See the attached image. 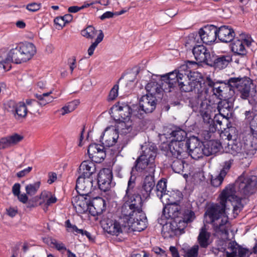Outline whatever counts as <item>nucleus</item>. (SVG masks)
<instances>
[{"label": "nucleus", "instance_id": "36", "mask_svg": "<svg viewBox=\"0 0 257 257\" xmlns=\"http://www.w3.org/2000/svg\"><path fill=\"white\" fill-rule=\"evenodd\" d=\"M106 132H107L105 137V143L103 144L106 147H110L116 143L118 138V132L114 128H110L108 131L106 130L105 133Z\"/></svg>", "mask_w": 257, "mask_h": 257}, {"label": "nucleus", "instance_id": "11", "mask_svg": "<svg viewBox=\"0 0 257 257\" xmlns=\"http://www.w3.org/2000/svg\"><path fill=\"white\" fill-rule=\"evenodd\" d=\"M193 47L192 52L195 59L199 63H204L206 64L212 62L210 51L201 44H190Z\"/></svg>", "mask_w": 257, "mask_h": 257}, {"label": "nucleus", "instance_id": "15", "mask_svg": "<svg viewBox=\"0 0 257 257\" xmlns=\"http://www.w3.org/2000/svg\"><path fill=\"white\" fill-rule=\"evenodd\" d=\"M101 224L106 232L116 236L122 234L125 227V226L121 225L118 221L108 218L104 219L101 222Z\"/></svg>", "mask_w": 257, "mask_h": 257}, {"label": "nucleus", "instance_id": "50", "mask_svg": "<svg viewBox=\"0 0 257 257\" xmlns=\"http://www.w3.org/2000/svg\"><path fill=\"white\" fill-rule=\"evenodd\" d=\"M79 103V100H74L68 102L67 105L62 108V109L64 111L62 113V115H64L74 110Z\"/></svg>", "mask_w": 257, "mask_h": 257}, {"label": "nucleus", "instance_id": "25", "mask_svg": "<svg viewBox=\"0 0 257 257\" xmlns=\"http://www.w3.org/2000/svg\"><path fill=\"white\" fill-rule=\"evenodd\" d=\"M89 213L94 216L102 213L106 209L105 201L101 197H96L90 200Z\"/></svg>", "mask_w": 257, "mask_h": 257}, {"label": "nucleus", "instance_id": "27", "mask_svg": "<svg viewBox=\"0 0 257 257\" xmlns=\"http://www.w3.org/2000/svg\"><path fill=\"white\" fill-rule=\"evenodd\" d=\"M221 147V144L217 141L210 140L203 143L205 156H209L218 153Z\"/></svg>", "mask_w": 257, "mask_h": 257}, {"label": "nucleus", "instance_id": "17", "mask_svg": "<svg viewBox=\"0 0 257 257\" xmlns=\"http://www.w3.org/2000/svg\"><path fill=\"white\" fill-rule=\"evenodd\" d=\"M85 195H79L72 198L71 202L77 212L85 213L89 212L90 200Z\"/></svg>", "mask_w": 257, "mask_h": 257}, {"label": "nucleus", "instance_id": "10", "mask_svg": "<svg viewBox=\"0 0 257 257\" xmlns=\"http://www.w3.org/2000/svg\"><path fill=\"white\" fill-rule=\"evenodd\" d=\"M188 145L189 139L186 141H171L168 145V148L174 158H185L188 155Z\"/></svg>", "mask_w": 257, "mask_h": 257}, {"label": "nucleus", "instance_id": "60", "mask_svg": "<svg viewBox=\"0 0 257 257\" xmlns=\"http://www.w3.org/2000/svg\"><path fill=\"white\" fill-rule=\"evenodd\" d=\"M103 146H101L95 143L90 144L87 149V153L89 158L98 151V149L102 148Z\"/></svg>", "mask_w": 257, "mask_h": 257}, {"label": "nucleus", "instance_id": "58", "mask_svg": "<svg viewBox=\"0 0 257 257\" xmlns=\"http://www.w3.org/2000/svg\"><path fill=\"white\" fill-rule=\"evenodd\" d=\"M231 61H234L237 64H243L247 60L246 54L243 56L242 53L235 54L231 57Z\"/></svg>", "mask_w": 257, "mask_h": 257}, {"label": "nucleus", "instance_id": "7", "mask_svg": "<svg viewBox=\"0 0 257 257\" xmlns=\"http://www.w3.org/2000/svg\"><path fill=\"white\" fill-rule=\"evenodd\" d=\"M157 99L155 96L149 94L143 95L140 99L139 105L132 106V114L134 116L142 119L145 117V114L153 112L156 108Z\"/></svg>", "mask_w": 257, "mask_h": 257}, {"label": "nucleus", "instance_id": "48", "mask_svg": "<svg viewBox=\"0 0 257 257\" xmlns=\"http://www.w3.org/2000/svg\"><path fill=\"white\" fill-rule=\"evenodd\" d=\"M41 198L43 200L47 199V201L45 203V205L47 206H50L51 204L55 203L57 200L56 197L54 195H52L51 192L46 191H43L41 193Z\"/></svg>", "mask_w": 257, "mask_h": 257}, {"label": "nucleus", "instance_id": "28", "mask_svg": "<svg viewBox=\"0 0 257 257\" xmlns=\"http://www.w3.org/2000/svg\"><path fill=\"white\" fill-rule=\"evenodd\" d=\"M167 180L165 179H161L157 183L156 188L154 190L157 197L163 202V198L166 200H169L168 197L169 191L167 190Z\"/></svg>", "mask_w": 257, "mask_h": 257}, {"label": "nucleus", "instance_id": "2", "mask_svg": "<svg viewBox=\"0 0 257 257\" xmlns=\"http://www.w3.org/2000/svg\"><path fill=\"white\" fill-rule=\"evenodd\" d=\"M197 63L193 61H187L185 65H182L178 70H175L163 76V86L165 90L168 92L171 89L178 86L182 91H194L196 93H209V88H205V80L200 76L199 78L193 79L195 76L191 75L189 81L185 84L189 78L188 72L191 73V68L196 67Z\"/></svg>", "mask_w": 257, "mask_h": 257}, {"label": "nucleus", "instance_id": "1", "mask_svg": "<svg viewBox=\"0 0 257 257\" xmlns=\"http://www.w3.org/2000/svg\"><path fill=\"white\" fill-rule=\"evenodd\" d=\"M219 204L209 206L204 214L206 222L212 224L216 233L228 234L230 223L226 214V211L232 207L234 214L237 215L243 208L241 199L235 195L234 187L229 185L225 187L220 195Z\"/></svg>", "mask_w": 257, "mask_h": 257}, {"label": "nucleus", "instance_id": "23", "mask_svg": "<svg viewBox=\"0 0 257 257\" xmlns=\"http://www.w3.org/2000/svg\"><path fill=\"white\" fill-rule=\"evenodd\" d=\"M6 61L10 62V63H15L16 64L25 62L19 44H17L14 48H12L9 51L7 54Z\"/></svg>", "mask_w": 257, "mask_h": 257}, {"label": "nucleus", "instance_id": "56", "mask_svg": "<svg viewBox=\"0 0 257 257\" xmlns=\"http://www.w3.org/2000/svg\"><path fill=\"white\" fill-rule=\"evenodd\" d=\"M224 135L226 136L228 142L230 140H234L237 138L236 128L234 127H228L227 129H225Z\"/></svg>", "mask_w": 257, "mask_h": 257}, {"label": "nucleus", "instance_id": "62", "mask_svg": "<svg viewBox=\"0 0 257 257\" xmlns=\"http://www.w3.org/2000/svg\"><path fill=\"white\" fill-rule=\"evenodd\" d=\"M225 176H223L219 174L214 178H212L211 182V184L216 187L219 186L222 183Z\"/></svg>", "mask_w": 257, "mask_h": 257}, {"label": "nucleus", "instance_id": "47", "mask_svg": "<svg viewBox=\"0 0 257 257\" xmlns=\"http://www.w3.org/2000/svg\"><path fill=\"white\" fill-rule=\"evenodd\" d=\"M196 216L194 212L190 209H185L183 212V217L181 223L184 224L192 222L195 218Z\"/></svg>", "mask_w": 257, "mask_h": 257}, {"label": "nucleus", "instance_id": "30", "mask_svg": "<svg viewBox=\"0 0 257 257\" xmlns=\"http://www.w3.org/2000/svg\"><path fill=\"white\" fill-rule=\"evenodd\" d=\"M95 165L91 161H84L82 162L79 168L80 175L90 177L95 172Z\"/></svg>", "mask_w": 257, "mask_h": 257}, {"label": "nucleus", "instance_id": "33", "mask_svg": "<svg viewBox=\"0 0 257 257\" xmlns=\"http://www.w3.org/2000/svg\"><path fill=\"white\" fill-rule=\"evenodd\" d=\"M231 78L228 79L227 83H221L222 94H219L222 99H228L235 94L234 85L231 83Z\"/></svg>", "mask_w": 257, "mask_h": 257}, {"label": "nucleus", "instance_id": "14", "mask_svg": "<svg viewBox=\"0 0 257 257\" xmlns=\"http://www.w3.org/2000/svg\"><path fill=\"white\" fill-rule=\"evenodd\" d=\"M112 179V173L108 168L101 170L97 176V184L99 188L104 191H108Z\"/></svg>", "mask_w": 257, "mask_h": 257}, {"label": "nucleus", "instance_id": "45", "mask_svg": "<svg viewBox=\"0 0 257 257\" xmlns=\"http://www.w3.org/2000/svg\"><path fill=\"white\" fill-rule=\"evenodd\" d=\"M257 150L253 148L251 146H248L247 144H244L243 146V153L241 154L242 159L244 158L245 159L249 160L256 153Z\"/></svg>", "mask_w": 257, "mask_h": 257}, {"label": "nucleus", "instance_id": "57", "mask_svg": "<svg viewBox=\"0 0 257 257\" xmlns=\"http://www.w3.org/2000/svg\"><path fill=\"white\" fill-rule=\"evenodd\" d=\"M245 120L247 122H249L250 123L251 121L253 120H257V110H254L252 108L250 110L246 111L245 112Z\"/></svg>", "mask_w": 257, "mask_h": 257}, {"label": "nucleus", "instance_id": "18", "mask_svg": "<svg viewBox=\"0 0 257 257\" xmlns=\"http://www.w3.org/2000/svg\"><path fill=\"white\" fill-rule=\"evenodd\" d=\"M234 30L229 26H221L217 28V37L223 43H229L235 37Z\"/></svg>", "mask_w": 257, "mask_h": 257}, {"label": "nucleus", "instance_id": "8", "mask_svg": "<svg viewBox=\"0 0 257 257\" xmlns=\"http://www.w3.org/2000/svg\"><path fill=\"white\" fill-rule=\"evenodd\" d=\"M235 186L241 194L251 195L257 189V177L253 175H241L236 181Z\"/></svg>", "mask_w": 257, "mask_h": 257}, {"label": "nucleus", "instance_id": "53", "mask_svg": "<svg viewBox=\"0 0 257 257\" xmlns=\"http://www.w3.org/2000/svg\"><path fill=\"white\" fill-rule=\"evenodd\" d=\"M97 31L92 26H89L85 29L81 31V34L83 36L87 39H93L96 34Z\"/></svg>", "mask_w": 257, "mask_h": 257}, {"label": "nucleus", "instance_id": "52", "mask_svg": "<svg viewBox=\"0 0 257 257\" xmlns=\"http://www.w3.org/2000/svg\"><path fill=\"white\" fill-rule=\"evenodd\" d=\"M104 147L101 149H98V151L93 155L90 158L96 163H100L104 160L106 157V154L104 150Z\"/></svg>", "mask_w": 257, "mask_h": 257}, {"label": "nucleus", "instance_id": "55", "mask_svg": "<svg viewBox=\"0 0 257 257\" xmlns=\"http://www.w3.org/2000/svg\"><path fill=\"white\" fill-rule=\"evenodd\" d=\"M6 138L8 140V146L10 147L21 142L23 140V137L17 134H15L12 136L6 137Z\"/></svg>", "mask_w": 257, "mask_h": 257}, {"label": "nucleus", "instance_id": "20", "mask_svg": "<svg viewBox=\"0 0 257 257\" xmlns=\"http://www.w3.org/2000/svg\"><path fill=\"white\" fill-rule=\"evenodd\" d=\"M218 103L217 110L222 119H227L231 117L233 111V104L228 99H222Z\"/></svg>", "mask_w": 257, "mask_h": 257}, {"label": "nucleus", "instance_id": "61", "mask_svg": "<svg viewBox=\"0 0 257 257\" xmlns=\"http://www.w3.org/2000/svg\"><path fill=\"white\" fill-rule=\"evenodd\" d=\"M17 104L18 103L15 101L10 100L6 104V109L14 115Z\"/></svg>", "mask_w": 257, "mask_h": 257}, {"label": "nucleus", "instance_id": "46", "mask_svg": "<svg viewBox=\"0 0 257 257\" xmlns=\"http://www.w3.org/2000/svg\"><path fill=\"white\" fill-rule=\"evenodd\" d=\"M99 34L95 41L92 43L88 49V54L89 56L93 55L94 51L98 45L103 39L104 34L102 30H99Z\"/></svg>", "mask_w": 257, "mask_h": 257}, {"label": "nucleus", "instance_id": "5", "mask_svg": "<svg viewBox=\"0 0 257 257\" xmlns=\"http://www.w3.org/2000/svg\"><path fill=\"white\" fill-rule=\"evenodd\" d=\"M123 204L121 208V219H123L128 223L130 221L134 220L133 219L136 215L138 216L142 210V198H129L123 197Z\"/></svg>", "mask_w": 257, "mask_h": 257}, {"label": "nucleus", "instance_id": "64", "mask_svg": "<svg viewBox=\"0 0 257 257\" xmlns=\"http://www.w3.org/2000/svg\"><path fill=\"white\" fill-rule=\"evenodd\" d=\"M118 88L119 86L118 84H115L113 86V87L110 90L109 95L108 96V100H113L115 99V98L118 95Z\"/></svg>", "mask_w": 257, "mask_h": 257}, {"label": "nucleus", "instance_id": "44", "mask_svg": "<svg viewBox=\"0 0 257 257\" xmlns=\"http://www.w3.org/2000/svg\"><path fill=\"white\" fill-rule=\"evenodd\" d=\"M136 184H132L131 183H127V188L125 190V193L123 197L126 198H136V197L142 198L139 195V191L137 189L136 192L135 191V188Z\"/></svg>", "mask_w": 257, "mask_h": 257}, {"label": "nucleus", "instance_id": "16", "mask_svg": "<svg viewBox=\"0 0 257 257\" xmlns=\"http://www.w3.org/2000/svg\"><path fill=\"white\" fill-rule=\"evenodd\" d=\"M203 143L196 138L189 139L188 155L194 160H198L204 155Z\"/></svg>", "mask_w": 257, "mask_h": 257}, {"label": "nucleus", "instance_id": "34", "mask_svg": "<svg viewBox=\"0 0 257 257\" xmlns=\"http://www.w3.org/2000/svg\"><path fill=\"white\" fill-rule=\"evenodd\" d=\"M205 88H209L213 92V94L217 96L219 99H222L221 95L222 94L221 83L214 82L210 78L207 77L205 80Z\"/></svg>", "mask_w": 257, "mask_h": 257}, {"label": "nucleus", "instance_id": "42", "mask_svg": "<svg viewBox=\"0 0 257 257\" xmlns=\"http://www.w3.org/2000/svg\"><path fill=\"white\" fill-rule=\"evenodd\" d=\"M52 93V91L46 93H43L42 94L36 93L35 94V97L38 99V105L41 106L46 105L47 104L51 102L53 100V97L49 96Z\"/></svg>", "mask_w": 257, "mask_h": 257}, {"label": "nucleus", "instance_id": "3", "mask_svg": "<svg viewBox=\"0 0 257 257\" xmlns=\"http://www.w3.org/2000/svg\"><path fill=\"white\" fill-rule=\"evenodd\" d=\"M142 154L137 159L133 170H144L146 173L154 174L156 165L155 160L157 148L154 144L145 143L141 147Z\"/></svg>", "mask_w": 257, "mask_h": 257}, {"label": "nucleus", "instance_id": "21", "mask_svg": "<svg viewBox=\"0 0 257 257\" xmlns=\"http://www.w3.org/2000/svg\"><path fill=\"white\" fill-rule=\"evenodd\" d=\"M244 144L239 140L236 139L234 140H230L227 143V146L225 147L226 152L233 156L238 155L240 157L243 153Z\"/></svg>", "mask_w": 257, "mask_h": 257}, {"label": "nucleus", "instance_id": "12", "mask_svg": "<svg viewBox=\"0 0 257 257\" xmlns=\"http://www.w3.org/2000/svg\"><path fill=\"white\" fill-rule=\"evenodd\" d=\"M145 178L142 185L137 187L139 195L142 198H148L155 186L154 174L148 173Z\"/></svg>", "mask_w": 257, "mask_h": 257}, {"label": "nucleus", "instance_id": "22", "mask_svg": "<svg viewBox=\"0 0 257 257\" xmlns=\"http://www.w3.org/2000/svg\"><path fill=\"white\" fill-rule=\"evenodd\" d=\"M181 219H178L177 221L173 220L166 223L163 226L162 233L164 237H172L176 234L177 230H181Z\"/></svg>", "mask_w": 257, "mask_h": 257}, {"label": "nucleus", "instance_id": "24", "mask_svg": "<svg viewBox=\"0 0 257 257\" xmlns=\"http://www.w3.org/2000/svg\"><path fill=\"white\" fill-rule=\"evenodd\" d=\"M209 102V100H205V101L202 102L201 105V109L199 111L203 122L206 125V127L210 126L211 125H216L211 117V105Z\"/></svg>", "mask_w": 257, "mask_h": 257}, {"label": "nucleus", "instance_id": "35", "mask_svg": "<svg viewBox=\"0 0 257 257\" xmlns=\"http://www.w3.org/2000/svg\"><path fill=\"white\" fill-rule=\"evenodd\" d=\"M168 133L169 134V138H174L172 141H186L185 140L187 137L186 132L179 127H173L168 132Z\"/></svg>", "mask_w": 257, "mask_h": 257}, {"label": "nucleus", "instance_id": "51", "mask_svg": "<svg viewBox=\"0 0 257 257\" xmlns=\"http://www.w3.org/2000/svg\"><path fill=\"white\" fill-rule=\"evenodd\" d=\"M41 182L40 181L36 182L33 184L27 185L25 187L27 194L29 196L34 195L40 188Z\"/></svg>", "mask_w": 257, "mask_h": 257}, {"label": "nucleus", "instance_id": "39", "mask_svg": "<svg viewBox=\"0 0 257 257\" xmlns=\"http://www.w3.org/2000/svg\"><path fill=\"white\" fill-rule=\"evenodd\" d=\"M28 112L25 103L20 101L18 103L14 116L16 119L24 118L26 117Z\"/></svg>", "mask_w": 257, "mask_h": 257}, {"label": "nucleus", "instance_id": "43", "mask_svg": "<svg viewBox=\"0 0 257 257\" xmlns=\"http://www.w3.org/2000/svg\"><path fill=\"white\" fill-rule=\"evenodd\" d=\"M231 51L233 54L242 53L243 56L244 54H247V51L245 49L242 41L239 40H235L232 44Z\"/></svg>", "mask_w": 257, "mask_h": 257}, {"label": "nucleus", "instance_id": "59", "mask_svg": "<svg viewBox=\"0 0 257 257\" xmlns=\"http://www.w3.org/2000/svg\"><path fill=\"white\" fill-rule=\"evenodd\" d=\"M199 247L198 245H194L191 248L185 251V257H198Z\"/></svg>", "mask_w": 257, "mask_h": 257}, {"label": "nucleus", "instance_id": "37", "mask_svg": "<svg viewBox=\"0 0 257 257\" xmlns=\"http://www.w3.org/2000/svg\"><path fill=\"white\" fill-rule=\"evenodd\" d=\"M210 233L207 231L204 225L200 230L197 240L200 246L203 248H206L209 244Z\"/></svg>", "mask_w": 257, "mask_h": 257}, {"label": "nucleus", "instance_id": "49", "mask_svg": "<svg viewBox=\"0 0 257 257\" xmlns=\"http://www.w3.org/2000/svg\"><path fill=\"white\" fill-rule=\"evenodd\" d=\"M184 158H176L171 164V167L173 170L177 173H180L184 169V163L182 159Z\"/></svg>", "mask_w": 257, "mask_h": 257}, {"label": "nucleus", "instance_id": "41", "mask_svg": "<svg viewBox=\"0 0 257 257\" xmlns=\"http://www.w3.org/2000/svg\"><path fill=\"white\" fill-rule=\"evenodd\" d=\"M118 111L119 115L121 120H130L131 115H134L132 114V107H130L127 105H123L122 106H119L117 109Z\"/></svg>", "mask_w": 257, "mask_h": 257}, {"label": "nucleus", "instance_id": "6", "mask_svg": "<svg viewBox=\"0 0 257 257\" xmlns=\"http://www.w3.org/2000/svg\"><path fill=\"white\" fill-rule=\"evenodd\" d=\"M231 83L234 85L235 93L243 99H247L255 93L252 80L247 77H231Z\"/></svg>", "mask_w": 257, "mask_h": 257}, {"label": "nucleus", "instance_id": "32", "mask_svg": "<svg viewBox=\"0 0 257 257\" xmlns=\"http://www.w3.org/2000/svg\"><path fill=\"white\" fill-rule=\"evenodd\" d=\"M208 93H205V92H202V93H197L196 96L190 99L189 105L194 111H196L199 110L200 111L202 102L205 101V100H208L206 98V95Z\"/></svg>", "mask_w": 257, "mask_h": 257}, {"label": "nucleus", "instance_id": "63", "mask_svg": "<svg viewBox=\"0 0 257 257\" xmlns=\"http://www.w3.org/2000/svg\"><path fill=\"white\" fill-rule=\"evenodd\" d=\"M233 160H229L225 161L223 165L222 169L221 170L220 173L223 176H226L227 172L231 168Z\"/></svg>", "mask_w": 257, "mask_h": 257}, {"label": "nucleus", "instance_id": "4", "mask_svg": "<svg viewBox=\"0 0 257 257\" xmlns=\"http://www.w3.org/2000/svg\"><path fill=\"white\" fill-rule=\"evenodd\" d=\"M217 27L214 25H207L199 30L198 33L190 34L188 38V44H209L215 41L217 38Z\"/></svg>", "mask_w": 257, "mask_h": 257}, {"label": "nucleus", "instance_id": "26", "mask_svg": "<svg viewBox=\"0 0 257 257\" xmlns=\"http://www.w3.org/2000/svg\"><path fill=\"white\" fill-rule=\"evenodd\" d=\"M163 76L164 75L162 76L161 77L162 85L155 82H150L146 85L145 87L147 92L146 94H149L151 96H156V98H160L163 91L168 92L165 90L164 87L163 86V83L164 82L163 80Z\"/></svg>", "mask_w": 257, "mask_h": 257}, {"label": "nucleus", "instance_id": "40", "mask_svg": "<svg viewBox=\"0 0 257 257\" xmlns=\"http://www.w3.org/2000/svg\"><path fill=\"white\" fill-rule=\"evenodd\" d=\"M162 213V216L166 219L174 218L179 214V208L177 206L168 205L164 208Z\"/></svg>", "mask_w": 257, "mask_h": 257}, {"label": "nucleus", "instance_id": "9", "mask_svg": "<svg viewBox=\"0 0 257 257\" xmlns=\"http://www.w3.org/2000/svg\"><path fill=\"white\" fill-rule=\"evenodd\" d=\"M225 244L227 247L224 251L226 257H249L252 253V249L244 247L235 241L228 240Z\"/></svg>", "mask_w": 257, "mask_h": 257}, {"label": "nucleus", "instance_id": "38", "mask_svg": "<svg viewBox=\"0 0 257 257\" xmlns=\"http://www.w3.org/2000/svg\"><path fill=\"white\" fill-rule=\"evenodd\" d=\"M119 122L116 128H115L118 132V134L119 133L122 135H127L133 130V123L130 120H121L119 118Z\"/></svg>", "mask_w": 257, "mask_h": 257}, {"label": "nucleus", "instance_id": "31", "mask_svg": "<svg viewBox=\"0 0 257 257\" xmlns=\"http://www.w3.org/2000/svg\"><path fill=\"white\" fill-rule=\"evenodd\" d=\"M232 59L229 56H221L215 59L212 55L211 57L212 62L208 64V65L213 66L216 69H222L225 68Z\"/></svg>", "mask_w": 257, "mask_h": 257}, {"label": "nucleus", "instance_id": "54", "mask_svg": "<svg viewBox=\"0 0 257 257\" xmlns=\"http://www.w3.org/2000/svg\"><path fill=\"white\" fill-rule=\"evenodd\" d=\"M205 127L206 130L202 132V136L203 137L204 140L208 141L212 138L214 133L215 132L217 129V126L216 125H211L210 126Z\"/></svg>", "mask_w": 257, "mask_h": 257}, {"label": "nucleus", "instance_id": "29", "mask_svg": "<svg viewBox=\"0 0 257 257\" xmlns=\"http://www.w3.org/2000/svg\"><path fill=\"white\" fill-rule=\"evenodd\" d=\"M19 45L21 49L25 62L31 59L36 53L35 45L30 42L21 43Z\"/></svg>", "mask_w": 257, "mask_h": 257}, {"label": "nucleus", "instance_id": "19", "mask_svg": "<svg viewBox=\"0 0 257 257\" xmlns=\"http://www.w3.org/2000/svg\"><path fill=\"white\" fill-rule=\"evenodd\" d=\"M134 220L130 221L127 224L131 226L134 231H141L147 226V219L143 211L141 212L133 218Z\"/></svg>", "mask_w": 257, "mask_h": 257}, {"label": "nucleus", "instance_id": "13", "mask_svg": "<svg viewBox=\"0 0 257 257\" xmlns=\"http://www.w3.org/2000/svg\"><path fill=\"white\" fill-rule=\"evenodd\" d=\"M93 181L91 177L80 175L77 180L76 190L80 195L88 196L92 190Z\"/></svg>", "mask_w": 257, "mask_h": 257}]
</instances>
